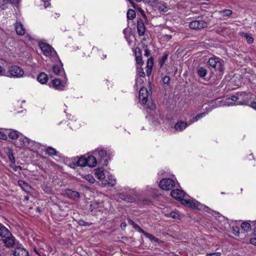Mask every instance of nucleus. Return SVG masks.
Instances as JSON below:
<instances>
[{"label": "nucleus", "instance_id": "f257e3e1", "mask_svg": "<svg viewBox=\"0 0 256 256\" xmlns=\"http://www.w3.org/2000/svg\"><path fill=\"white\" fill-rule=\"evenodd\" d=\"M171 196L176 200L181 201L184 206L194 209L202 210L204 206L200 202L192 198H186L184 192L182 190L176 189L171 192Z\"/></svg>", "mask_w": 256, "mask_h": 256}, {"label": "nucleus", "instance_id": "f03ea898", "mask_svg": "<svg viewBox=\"0 0 256 256\" xmlns=\"http://www.w3.org/2000/svg\"><path fill=\"white\" fill-rule=\"evenodd\" d=\"M0 236L2 242L8 248H12L14 244V239L10 232L3 225L0 224Z\"/></svg>", "mask_w": 256, "mask_h": 256}, {"label": "nucleus", "instance_id": "7ed1b4c3", "mask_svg": "<svg viewBox=\"0 0 256 256\" xmlns=\"http://www.w3.org/2000/svg\"><path fill=\"white\" fill-rule=\"evenodd\" d=\"M249 99V95L246 94L244 92L238 94L237 96H232L231 97V100L233 102H236V104H234L236 105L246 104Z\"/></svg>", "mask_w": 256, "mask_h": 256}, {"label": "nucleus", "instance_id": "20e7f679", "mask_svg": "<svg viewBox=\"0 0 256 256\" xmlns=\"http://www.w3.org/2000/svg\"><path fill=\"white\" fill-rule=\"evenodd\" d=\"M8 73V76L19 78L23 76L24 72L20 67L12 66L9 68Z\"/></svg>", "mask_w": 256, "mask_h": 256}, {"label": "nucleus", "instance_id": "39448f33", "mask_svg": "<svg viewBox=\"0 0 256 256\" xmlns=\"http://www.w3.org/2000/svg\"><path fill=\"white\" fill-rule=\"evenodd\" d=\"M210 66L214 68L216 70H218L220 72H223V66L222 62L218 58H211L208 60Z\"/></svg>", "mask_w": 256, "mask_h": 256}, {"label": "nucleus", "instance_id": "423d86ee", "mask_svg": "<svg viewBox=\"0 0 256 256\" xmlns=\"http://www.w3.org/2000/svg\"><path fill=\"white\" fill-rule=\"evenodd\" d=\"M175 182L170 178H164L160 182V186L165 190H168L174 187Z\"/></svg>", "mask_w": 256, "mask_h": 256}, {"label": "nucleus", "instance_id": "0eeeda50", "mask_svg": "<svg viewBox=\"0 0 256 256\" xmlns=\"http://www.w3.org/2000/svg\"><path fill=\"white\" fill-rule=\"evenodd\" d=\"M208 24L206 21L202 20H196L190 22V28L194 30H200L206 28Z\"/></svg>", "mask_w": 256, "mask_h": 256}, {"label": "nucleus", "instance_id": "6e6552de", "mask_svg": "<svg viewBox=\"0 0 256 256\" xmlns=\"http://www.w3.org/2000/svg\"><path fill=\"white\" fill-rule=\"evenodd\" d=\"M93 154L96 157L98 160H104V162L106 160L105 158L107 156V152L104 148H98L94 152Z\"/></svg>", "mask_w": 256, "mask_h": 256}, {"label": "nucleus", "instance_id": "1a4fd4ad", "mask_svg": "<svg viewBox=\"0 0 256 256\" xmlns=\"http://www.w3.org/2000/svg\"><path fill=\"white\" fill-rule=\"evenodd\" d=\"M148 90L144 87H141L139 92L140 102L142 104H146L148 102Z\"/></svg>", "mask_w": 256, "mask_h": 256}, {"label": "nucleus", "instance_id": "9d476101", "mask_svg": "<svg viewBox=\"0 0 256 256\" xmlns=\"http://www.w3.org/2000/svg\"><path fill=\"white\" fill-rule=\"evenodd\" d=\"M40 48L43 54L46 56H50L52 55L53 48L48 44L42 42L40 44Z\"/></svg>", "mask_w": 256, "mask_h": 256}, {"label": "nucleus", "instance_id": "9b49d317", "mask_svg": "<svg viewBox=\"0 0 256 256\" xmlns=\"http://www.w3.org/2000/svg\"><path fill=\"white\" fill-rule=\"evenodd\" d=\"M14 28L16 34L19 36H24L26 32V30L20 22H16L15 23Z\"/></svg>", "mask_w": 256, "mask_h": 256}, {"label": "nucleus", "instance_id": "f8f14e48", "mask_svg": "<svg viewBox=\"0 0 256 256\" xmlns=\"http://www.w3.org/2000/svg\"><path fill=\"white\" fill-rule=\"evenodd\" d=\"M66 85V83L62 82V81L58 78H56L52 82V86L56 90H63Z\"/></svg>", "mask_w": 256, "mask_h": 256}, {"label": "nucleus", "instance_id": "ddd939ff", "mask_svg": "<svg viewBox=\"0 0 256 256\" xmlns=\"http://www.w3.org/2000/svg\"><path fill=\"white\" fill-rule=\"evenodd\" d=\"M135 56H136V60L137 66H142L144 64V62L142 59L141 52L140 48H136L135 50Z\"/></svg>", "mask_w": 256, "mask_h": 256}, {"label": "nucleus", "instance_id": "4468645a", "mask_svg": "<svg viewBox=\"0 0 256 256\" xmlns=\"http://www.w3.org/2000/svg\"><path fill=\"white\" fill-rule=\"evenodd\" d=\"M87 166L90 167H94L96 165L97 158L94 156H86Z\"/></svg>", "mask_w": 256, "mask_h": 256}, {"label": "nucleus", "instance_id": "2eb2a0df", "mask_svg": "<svg viewBox=\"0 0 256 256\" xmlns=\"http://www.w3.org/2000/svg\"><path fill=\"white\" fill-rule=\"evenodd\" d=\"M137 30L140 36H144L145 32V26L143 21L141 19L138 20L137 22Z\"/></svg>", "mask_w": 256, "mask_h": 256}, {"label": "nucleus", "instance_id": "dca6fc26", "mask_svg": "<svg viewBox=\"0 0 256 256\" xmlns=\"http://www.w3.org/2000/svg\"><path fill=\"white\" fill-rule=\"evenodd\" d=\"M14 256H29L28 252L22 248H17L14 252Z\"/></svg>", "mask_w": 256, "mask_h": 256}, {"label": "nucleus", "instance_id": "f3484780", "mask_svg": "<svg viewBox=\"0 0 256 256\" xmlns=\"http://www.w3.org/2000/svg\"><path fill=\"white\" fill-rule=\"evenodd\" d=\"M18 138V141L16 143L18 146H27L29 144L30 140L28 138L24 136H20Z\"/></svg>", "mask_w": 256, "mask_h": 256}, {"label": "nucleus", "instance_id": "a211bd4d", "mask_svg": "<svg viewBox=\"0 0 256 256\" xmlns=\"http://www.w3.org/2000/svg\"><path fill=\"white\" fill-rule=\"evenodd\" d=\"M154 66V60L152 58H150L148 59L146 62V75L149 76L152 72V68Z\"/></svg>", "mask_w": 256, "mask_h": 256}, {"label": "nucleus", "instance_id": "6ab92c4d", "mask_svg": "<svg viewBox=\"0 0 256 256\" xmlns=\"http://www.w3.org/2000/svg\"><path fill=\"white\" fill-rule=\"evenodd\" d=\"M190 124L184 121H179L174 126V129L176 131H182L184 130Z\"/></svg>", "mask_w": 256, "mask_h": 256}, {"label": "nucleus", "instance_id": "aec40b11", "mask_svg": "<svg viewBox=\"0 0 256 256\" xmlns=\"http://www.w3.org/2000/svg\"><path fill=\"white\" fill-rule=\"evenodd\" d=\"M18 184L20 188L26 192H29L32 190L31 186L26 182H24L22 180H19L18 181Z\"/></svg>", "mask_w": 256, "mask_h": 256}, {"label": "nucleus", "instance_id": "412c9836", "mask_svg": "<svg viewBox=\"0 0 256 256\" xmlns=\"http://www.w3.org/2000/svg\"><path fill=\"white\" fill-rule=\"evenodd\" d=\"M95 175L97 178L104 180L106 178L104 170L102 168H98L95 170Z\"/></svg>", "mask_w": 256, "mask_h": 256}, {"label": "nucleus", "instance_id": "4be33fe9", "mask_svg": "<svg viewBox=\"0 0 256 256\" xmlns=\"http://www.w3.org/2000/svg\"><path fill=\"white\" fill-rule=\"evenodd\" d=\"M156 8L160 12H166L168 10L165 3L163 2H158Z\"/></svg>", "mask_w": 256, "mask_h": 256}, {"label": "nucleus", "instance_id": "5701e85b", "mask_svg": "<svg viewBox=\"0 0 256 256\" xmlns=\"http://www.w3.org/2000/svg\"><path fill=\"white\" fill-rule=\"evenodd\" d=\"M37 80L42 84H44L48 82V76L44 72H41L38 76Z\"/></svg>", "mask_w": 256, "mask_h": 256}, {"label": "nucleus", "instance_id": "b1692460", "mask_svg": "<svg viewBox=\"0 0 256 256\" xmlns=\"http://www.w3.org/2000/svg\"><path fill=\"white\" fill-rule=\"evenodd\" d=\"M86 162V156H83L80 158L77 162V164L78 166H87Z\"/></svg>", "mask_w": 256, "mask_h": 256}, {"label": "nucleus", "instance_id": "393cba45", "mask_svg": "<svg viewBox=\"0 0 256 256\" xmlns=\"http://www.w3.org/2000/svg\"><path fill=\"white\" fill-rule=\"evenodd\" d=\"M46 154L50 156H56L57 155V152L56 150L52 147H48L45 150Z\"/></svg>", "mask_w": 256, "mask_h": 256}, {"label": "nucleus", "instance_id": "a878e982", "mask_svg": "<svg viewBox=\"0 0 256 256\" xmlns=\"http://www.w3.org/2000/svg\"><path fill=\"white\" fill-rule=\"evenodd\" d=\"M144 78H143L142 77L136 76V79L135 86H136L137 88H138L139 87L140 88L141 87H143L142 86L143 83L144 82Z\"/></svg>", "mask_w": 256, "mask_h": 256}, {"label": "nucleus", "instance_id": "bb28decb", "mask_svg": "<svg viewBox=\"0 0 256 256\" xmlns=\"http://www.w3.org/2000/svg\"><path fill=\"white\" fill-rule=\"evenodd\" d=\"M218 12L223 17H229L232 14V10H229V9L224 10L220 11Z\"/></svg>", "mask_w": 256, "mask_h": 256}, {"label": "nucleus", "instance_id": "cd10ccee", "mask_svg": "<svg viewBox=\"0 0 256 256\" xmlns=\"http://www.w3.org/2000/svg\"><path fill=\"white\" fill-rule=\"evenodd\" d=\"M207 114V112H202L196 115L195 117H194L192 118V120H191L190 124H192L193 122H197L198 120L204 117Z\"/></svg>", "mask_w": 256, "mask_h": 256}, {"label": "nucleus", "instance_id": "c85d7f7f", "mask_svg": "<svg viewBox=\"0 0 256 256\" xmlns=\"http://www.w3.org/2000/svg\"><path fill=\"white\" fill-rule=\"evenodd\" d=\"M52 69L56 75L60 74L63 72L62 68L58 65L54 66Z\"/></svg>", "mask_w": 256, "mask_h": 256}, {"label": "nucleus", "instance_id": "c756f323", "mask_svg": "<svg viewBox=\"0 0 256 256\" xmlns=\"http://www.w3.org/2000/svg\"><path fill=\"white\" fill-rule=\"evenodd\" d=\"M145 73L142 66L136 67V76L138 77L145 78Z\"/></svg>", "mask_w": 256, "mask_h": 256}, {"label": "nucleus", "instance_id": "7c9ffc66", "mask_svg": "<svg viewBox=\"0 0 256 256\" xmlns=\"http://www.w3.org/2000/svg\"><path fill=\"white\" fill-rule=\"evenodd\" d=\"M8 135L10 138L16 140L18 138V132L16 130H10L8 132Z\"/></svg>", "mask_w": 256, "mask_h": 256}, {"label": "nucleus", "instance_id": "2f4dec72", "mask_svg": "<svg viewBox=\"0 0 256 256\" xmlns=\"http://www.w3.org/2000/svg\"><path fill=\"white\" fill-rule=\"evenodd\" d=\"M106 184L111 186H113L116 184V180L112 176H110L108 177Z\"/></svg>", "mask_w": 256, "mask_h": 256}, {"label": "nucleus", "instance_id": "473e14b6", "mask_svg": "<svg viewBox=\"0 0 256 256\" xmlns=\"http://www.w3.org/2000/svg\"><path fill=\"white\" fill-rule=\"evenodd\" d=\"M136 17V12L134 10L130 9L127 12V18L128 20H133Z\"/></svg>", "mask_w": 256, "mask_h": 256}, {"label": "nucleus", "instance_id": "72a5a7b5", "mask_svg": "<svg viewBox=\"0 0 256 256\" xmlns=\"http://www.w3.org/2000/svg\"><path fill=\"white\" fill-rule=\"evenodd\" d=\"M198 74L200 77H204L207 74V70L204 68L201 67L198 69Z\"/></svg>", "mask_w": 256, "mask_h": 256}, {"label": "nucleus", "instance_id": "f704fd0d", "mask_svg": "<svg viewBox=\"0 0 256 256\" xmlns=\"http://www.w3.org/2000/svg\"><path fill=\"white\" fill-rule=\"evenodd\" d=\"M241 228L246 232H248L250 230V224L247 222H244L241 224Z\"/></svg>", "mask_w": 256, "mask_h": 256}, {"label": "nucleus", "instance_id": "c9c22d12", "mask_svg": "<svg viewBox=\"0 0 256 256\" xmlns=\"http://www.w3.org/2000/svg\"><path fill=\"white\" fill-rule=\"evenodd\" d=\"M144 236L146 237L147 238H149L152 241H154L156 242H158V240L152 234H151L149 233L146 232L144 233Z\"/></svg>", "mask_w": 256, "mask_h": 256}, {"label": "nucleus", "instance_id": "e433bc0d", "mask_svg": "<svg viewBox=\"0 0 256 256\" xmlns=\"http://www.w3.org/2000/svg\"><path fill=\"white\" fill-rule=\"evenodd\" d=\"M132 224L133 225L134 228L136 230L140 232L142 234L144 235V233L146 232L139 226H138L137 224L134 223L133 222H132Z\"/></svg>", "mask_w": 256, "mask_h": 256}, {"label": "nucleus", "instance_id": "4c0bfd02", "mask_svg": "<svg viewBox=\"0 0 256 256\" xmlns=\"http://www.w3.org/2000/svg\"><path fill=\"white\" fill-rule=\"evenodd\" d=\"M85 179L89 182L91 184H93L95 182V179L94 176L91 174L86 175L85 176Z\"/></svg>", "mask_w": 256, "mask_h": 256}, {"label": "nucleus", "instance_id": "58836bf2", "mask_svg": "<svg viewBox=\"0 0 256 256\" xmlns=\"http://www.w3.org/2000/svg\"><path fill=\"white\" fill-rule=\"evenodd\" d=\"M232 234L236 236H238L240 235V228L238 226H233L232 229Z\"/></svg>", "mask_w": 256, "mask_h": 256}, {"label": "nucleus", "instance_id": "ea45409f", "mask_svg": "<svg viewBox=\"0 0 256 256\" xmlns=\"http://www.w3.org/2000/svg\"><path fill=\"white\" fill-rule=\"evenodd\" d=\"M244 37L246 38V41L248 43L252 44L253 42L254 38H252L251 35L245 34Z\"/></svg>", "mask_w": 256, "mask_h": 256}, {"label": "nucleus", "instance_id": "a19ab883", "mask_svg": "<svg viewBox=\"0 0 256 256\" xmlns=\"http://www.w3.org/2000/svg\"><path fill=\"white\" fill-rule=\"evenodd\" d=\"M20 0H2V2L7 4H16Z\"/></svg>", "mask_w": 256, "mask_h": 256}, {"label": "nucleus", "instance_id": "79ce46f5", "mask_svg": "<svg viewBox=\"0 0 256 256\" xmlns=\"http://www.w3.org/2000/svg\"><path fill=\"white\" fill-rule=\"evenodd\" d=\"M168 56L167 54H164L162 56V59H161V60H160V65L161 66H162L165 63L166 61L168 59Z\"/></svg>", "mask_w": 256, "mask_h": 256}, {"label": "nucleus", "instance_id": "37998d69", "mask_svg": "<svg viewBox=\"0 0 256 256\" xmlns=\"http://www.w3.org/2000/svg\"><path fill=\"white\" fill-rule=\"evenodd\" d=\"M167 216L172 218H176L178 217V214L176 212H172L170 214H168Z\"/></svg>", "mask_w": 256, "mask_h": 256}, {"label": "nucleus", "instance_id": "c03bdc74", "mask_svg": "<svg viewBox=\"0 0 256 256\" xmlns=\"http://www.w3.org/2000/svg\"><path fill=\"white\" fill-rule=\"evenodd\" d=\"M78 224L82 226H90L91 223H88L83 220H80L78 221Z\"/></svg>", "mask_w": 256, "mask_h": 256}, {"label": "nucleus", "instance_id": "a18cd8bd", "mask_svg": "<svg viewBox=\"0 0 256 256\" xmlns=\"http://www.w3.org/2000/svg\"><path fill=\"white\" fill-rule=\"evenodd\" d=\"M221 253L220 252H216L210 254H206V256H220Z\"/></svg>", "mask_w": 256, "mask_h": 256}, {"label": "nucleus", "instance_id": "49530a36", "mask_svg": "<svg viewBox=\"0 0 256 256\" xmlns=\"http://www.w3.org/2000/svg\"><path fill=\"white\" fill-rule=\"evenodd\" d=\"M70 192L72 194V197H74V198H78L79 197V194L78 192L70 190Z\"/></svg>", "mask_w": 256, "mask_h": 256}, {"label": "nucleus", "instance_id": "de8ad7c7", "mask_svg": "<svg viewBox=\"0 0 256 256\" xmlns=\"http://www.w3.org/2000/svg\"><path fill=\"white\" fill-rule=\"evenodd\" d=\"M170 80L168 76H166L163 78V82L165 84H168Z\"/></svg>", "mask_w": 256, "mask_h": 256}, {"label": "nucleus", "instance_id": "09e8293b", "mask_svg": "<svg viewBox=\"0 0 256 256\" xmlns=\"http://www.w3.org/2000/svg\"><path fill=\"white\" fill-rule=\"evenodd\" d=\"M0 138L6 140L7 139V136L4 133L0 132Z\"/></svg>", "mask_w": 256, "mask_h": 256}, {"label": "nucleus", "instance_id": "8fccbe9b", "mask_svg": "<svg viewBox=\"0 0 256 256\" xmlns=\"http://www.w3.org/2000/svg\"><path fill=\"white\" fill-rule=\"evenodd\" d=\"M0 76H6L5 70L4 68L0 66Z\"/></svg>", "mask_w": 256, "mask_h": 256}, {"label": "nucleus", "instance_id": "3c124183", "mask_svg": "<svg viewBox=\"0 0 256 256\" xmlns=\"http://www.w3.org/2000/svg\"><path fill=\"white\" fill-rule=\"evenodd\" d=\"M144 55L146 56H148L150 54V50L148 48H145Z\"/></svg>", "mask_w": 256, "mask_h": 256}, {"label": "nucleus", "instance_id": "603ef678", "mask_svg": "<svg viewBox=\"0 0 256 256\" xmlns=\"http://www.w3.org/2000/svg\"><path fill=\"white\" fill-rule=\"evenodd\" d=\"M96 205H97V204H96V203H93V204H90V209L91 211H93L94 210V209L97 208L96 207Z\"/></svg>", "mask_w": 256, "mask_h": 256}, {"label": "nucleus", "instance_id": "864d4df0", "mask_svg": "<svg viewBox=\"0 0 256 256\" xmlns=\"http://www.w3.org/2000/svg\"><path fill=\"white\" fill-rule=\"evenodd\" d=\"M250 242L253 245L256 246V238H250Z\"/></svg>", "mask_w": 256, "mask_h": 256}, {"label": "nucleus", "instance_id": "5fc2aeb1", "mask_svg": "<svg viewBox=\"0 0 256 256\" xmlns=\"http://www.w3.org/2000/svg\"><path fill=\"white\" fill-rule=\"evenodd\" d=\"M251 107L256 110V99L251 103Z\"/></svg>", "mask_w": 256, "mask_h": 256}, {"label": "nucleus", "instance_id": "6e6d98bb", "mask_svg": "<svg viewBox=\"0 0 256 256\" xmlns=\"http://www.w3.org/2000/svg\"><path fill=\"white\" fill-rule=\"evenodd\" d=\"M9 158H10V160L12 163H14V162H15L14 158V156H13V155L12 154H11L9 155Z\"/></svg>", "mask_w": 256, "mask_h": 256}, {"label": "nucleus", "instance_id": "4d7b16f0", "mask_svg": "<svg viewBox=\"0 0 256 256\" xmlns=\"http://www.w3.org/2000/svg\"><path fill=\"white\" fill-rule=\"evenodd\" d=\"M121 226H122H122L126 227V223L124 222V223H122V224Z\"/></svg>", "mask_w": 256, "mask_h": 256}, {"label": "nucleus", "instance_id": "13d9d810", "mask_svg": "<svg viewBox=\"0 0 256 256\" xmlns=\"http://www.w3.org/2000/svg\"><path fill=\"white\" fill-rule=\"evenodd\" d=\"M141 13L142 14L143 16H146V15H145V14L144 13V12L143 10H142Z\"/></svg>", "mask_w": 256, "mask_h": 256}, {"label": "nucleus", "instance_id": "bf43d9fd", "mask_svg": "<svg viewBox=\"0 0 256 256\" xmlns=\"http://www.w3.org/2000/svg\"><path fill=\"white\" fill-rule=\"evenodd\" d=\"M136 2H142V0H135Z\"/></svg>", "mask_w": 256, "mask_h": 256}, {"label": "nucleus", "instance_id": "052dcab7", "mask_svg": "<svg viewBox=\"0 0 256 256\" xmlns=\"http://www.w3.org/2000/svg\"><path fill=\"white\" fill-rule=\"evenodd\" d=\"M24 198H25L26 200H28V196H25Z\"/></svg>", "mask_w": 256, "mask_h": 256}]
</instances>
